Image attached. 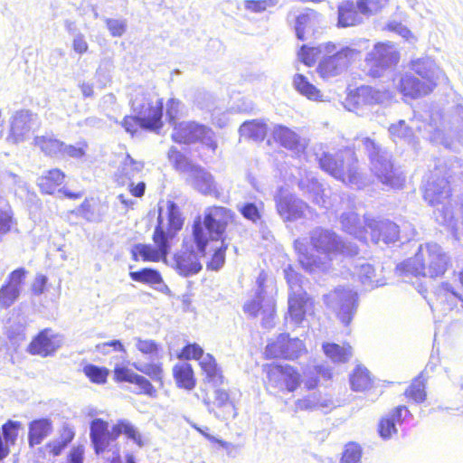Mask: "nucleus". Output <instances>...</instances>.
<instances>
[{"label":"nucleus","mask_w":463,"mask_h":463,"mask_svg":"<svg viewBox=\"0 0 463 463\" xmlns=\"http://www.w3.org/2000/svg\"><path fill=\"white\" fill-rule=\"evenodd\" d=\"M232 218L231 210L214 206L205 210L203 219H195L192 234L184 240L182 249L173 258L172 267L179 275L190 277L202 269L200 260L206 256L210 241L220 239Z\"/></svg>","instance_id":"nucleus-1"},{"label":"nucleus","mask_w":463,"mask_h":463,"mask_svg":"<svg viewBox=\"0 0 463 463\" xmlns=\"http://www.w3.org/2000/svg\"><path fill=\"white\" fill-rule=\"evenodd\" d=\"M310 241L318 256L309 254L301 240H296L294 243L298 253V261L308 272L327 270L331 261L338 255L352 256L358 253L356 246L343 244L335 232L322 228H316L311 232Z\"/></svg>","instance_id":"nucleus-2"},{"label":"nucleus","mask_w":463,"mask_h":463,"mask_svg":"<svg viewBox=\"0 0 463 463\" xmlns=\"http://www.w3.org/2000/svg\"><path fill=\"white\" fill-rule=\"evenodd\" d=\"M183 223L179 208L173 202H168L165 212L159 210L157 225L153 236L156 247L136 244L131 250L133 259L137 260L140 257L145 261L165 260L170 250L169 241L182 229Z\"/></svg>","instance_id":"nucleus-3"},{"label":"nucleus","mask_w":463,"mask_h":463,"mask_svg":"<svg viewBox=\"0 0 463 463\" xmlns=\"http://www.w3.org/2000/svg\"><path fill=\"white\" fill-rule=\"evenodd\" d=\"M449 257L437 243L420 245L413 258L397 266L400 273L436 278L447 270Z\"/></svg>","instance_id":"nucleus-4"},{"label":"nucleus","mask_w":463,"mask_h":463,"mask_svg":"<svg viewBox=\"0 0 463 463\" xmlns=\"http://www.w3.org/2000/svg\"><path fill=\"white\" fill-rule=\"evenodd\" d=\"M429 118L425 129L431 142L450 147L453 139L463 138V106H457L447 114L438 109L432 110Z\"/></svg>","instance_id":"nucleus-5"},{"label":"nucleus","mask_w":463,"mask_h":463,"mask_svg":"<svg viewBox=\"0 0 463 463\" xmlns=\"http://www.w3.org/2000/svg\"><path fill=\"white\" fill-rule=\"evenodd\" d=\"M354 153L346 149L335 154L326 153L319 158L322 170L342 183L357 189L365 184L363 174L359 171Z\"/></svg>","instance_id":"nucleus-6"},{"label":"nucleus","mask_w":463,"mask_h":463,"mask_svg":"<svg viewBox=\"0 0 463 463\" xmlns=\"http://www.w3.org/2000/svg\"><path fill=\"white\" fill-rule=\"evenodd\" d=\"M357 142L368 154L371 170L377 179L388 187L402 188L405 176L401 171L393 168L389 153L370 137H358Z\"/></svg>","instance_id":"nucleus-7"},{"label":"nucleus","mask_w":463,"mask_h":463,"mask_svg":"<svg viewBox=\"0 0 463 463\" xmlns=\"http://www.w3.org/2000/svg\"><path fill=\"white\" fill-rule=\"evenodd\" d=\"M322 50L324 56L318 63L317 72L324 79L340 75L360 55V52L355 48L339 47L331 42L322 43Z\"/></svg>","instance_id":"nucleus-8"},{"label":"nucleus","mask_w":463,"mask_h":463,"mask_svg":"<svg viewBox=\"0 0 463 463\" xmlns=\"http://www.w3.org/2000/svg\"><path fill=\"white\" fill-rule=\"evenodd\" d=\"M400 52L392 42H379L366 53L364 68L373 78L382 77L388 70L395 67L400 61Z\"/></svg>","instance_id":"nucleus-9"},{"label":"nucleus","mask_w":463,"mask_h":463,"mask_svg":"<svg viewBox=\"0 0 463 463\" xmlns=\"http://www.w3.org/2000/svg\"><path fill=\"white\" fill-rule=\"evenodd\" d=\"M168 158L178 171L186 175L187 183L194 189L205 194H212L215 190L212 175L201 166L192 164L176 148H170Z\"/></svg>","instance_id":"nucleus-10"},{"label":"nucleus","mask_w":463,"mask_h":463,"mask_svg":"<svg viewBox=\"0 0 463 463\" xmlns=\"http://www.w3.org/2000/svg\"><path fill=\"white\" fill-rule=\"evenodd\" d=\"M131 107L142 128L155 131L162 128L163 103L157 96L138 92L132 99Z\"/></svg>","instance_id":"nucleus-11"},{"label":"nucleus","mask_w":463,"mask_h":463,"mask_svg":"<svg viewBox=\"0 0 463 463\" xmlns=\"http://www.w3.org/2000/svg\"><path fill=\"white\" fill-rule=\"evenodd\" d=\"M256 283L258 287L256 297L244 304L243 310L251 317H256L261 312L266 317L263 325L269 326V318L275 312V286L271 280H268L267 274L263 271L260 273Z\"/></svg>","instance_id":"nucleus-12"},{"label":"nucleus","mask_w":463,"mask_h":463,"mask_svg":"<svg viewBox=\"0 0 463 463\" xmlns=\"http://www.w3.org/2000/svg\"><path fill=\"white\" fill-rule=\"evenodd\" d=\"M325 303L345 326L353 320L358 307V295L349 288L338 287L325 296Z\"/></svg>","instance_id":"nucleus-13"},{"label":"nucleus","mask_w":463,"mask_h":463,"mask_svg":"<svg viewBox=\"0 0 463 463\" xmlns=\"http://www.w3.org/2000/svg\"><path fill=\"white\" fill-rule=\"evenodd\" d=\"M450 195V188L449 181L445 178H436L433 175L426 183L424 187V199L433 206L437 207L435 212L436 219L444 225H450L452 222L451 213L447 211L443 216L442 213L445 209L444 201Z\"/></svg>","instance_id":"nucleus-14"},{"label":"nucleus","mask_w":463,"mask_h":463,"mask_svg":"<svg viewBox=\"0 0 463 463\" xmlns=\"http://www.w3.org/2000/svg\"><path fill=\"white\" fill-rule=\"evenodd\" d=\"M143 170V162L135 160L130 155L126 154L114 174L115 182L118 185L127 186L133 196L141 197L145 194L146 184L138 182L135 184L134 179L139 177Z\"/></svg>","instance_id":"nucleus-15"},{"label":"nucleus","mask_w":463,"mask_h":463,"mask_svg":"<svg viewBox=\"0 0 463 463\" xmlns=\"http://www.w3.org/2000/svg\"><path fill=\"white\" fill-rule=\"evenodd\" d=\"M39 127L38 115L30 109H18L9 119V133L7 141L12 144H20L26 141L33 131Z\"/></svg>","instance_id":"nucleus-16"},{"label":"nucleus","mask_w":463,"mask_h":463,"mask_svg":"<svg viewBox=\"0 0 463 463\" xmlns=\"http://www.w3.org/2000/svg\"><path fill=\"white\" fill-rule=\"evenodd\" d=\"M172 138L175 142L184 144L200 141L212 151H215L217 147L212 129L195 122H182L176 125Z\"/></svg>","instance_id":"nucleus-17"},{"label":"nucleus","mask_w":463,"mask_h":463,"mask_svg":"<svg viewBox=\"0 0 463 463\" xmlns=\"http://www.w3.org/2000/svg\"><path fill=\"white\" fill-rule=\"evenodd\" d=\"M268 386L279 391L295 392L301 383V375L289 364H270L264 367Z\"/></svg>","instance_id":"nucleus-18"},{"label":"nucleus","mask_w":463,"mask_h":463,"mask_svg":"<svg viewBox=\"0 0 463 463\" xmlns=\"http://www.w3.org/2000/svg\"><path fill=\"white\" fill-rule=\"evenodd\" d=\"M307 352L303 342L298 338H289L288 335H280L274 342L268 344L266 354L270 357H281L294 360Z\"/></svg>","instance_id":"nucleus-19"},{"label":"nucleus","mask_w":463,"mask_h":463,"mask_svg":"<svg viewBox=\"0 0 463 463\" xmlns=\"http://www.w3.org/2000/svg\"><path fill=\"white\" fill-rule=\"evenodd\" d=\"M278 213L285 221H294L305 216L308 205L294 194L280 190L275 196Z\"/></svg>","instance_id":"nucleus-20"},{"label":"nucleus","mask_w":463,"mask_h":463,"mask_svg":"<svg viewBox=\"0 0 463 463\" xmlns=\"http://www.w3.org/2000/svg\"><path fill=\"white\" fill-rule=\"evenodd\" d=\"M208 411L213 413L220 420H231L237 416L234 403L230 399L229 393L222 389H215L213 392V400L209 397L203 399Z\"/></svg>","instance_id":"nucleus-21"},{"label":"nucleus","mask_w":463,"mask_h":463,"mask_svg":"<svg viewBox=\"0 0 463 463\" xmlns=\"http://www.w3.org/2000/svg\"><path fill=\"white\" fill-rule=\"evenodd\" d=\"M364 224L370 231L371 241L373 243H378L381 241L385 243L394 242L399 238V228L391 221L376 220L365 216Z\"/></svg>","instance_id":"nucleus-22"},{"label":"nucleus","mask_w":463,"mask_h":463,"mask_svg":"<svg viewBox=\"0 0 463 463\" xmlns=\"http://www.w3.org/2000/svg\"><path fill=\"white\" fill-rule=\"evenodd\" d=\"M61 335L55 334L52 329L42 330L29 345V351L33 354L46 357L54 354L62 345Z\"/></svg>","instance_id":"nucleus-23"},{"label":"nucleus","mask_w":463,"mask_h":463,"mask_svg":"<svg viewBox=\"0 0 463 463\" xmlns=\"http://www.w3.org/2000/svg\"><path fill=\"white\" fill-rule=\"evenodd\" d=\"M436 301L430 305L431 309L443 313L454 308L463 309V298L449 283H441L434 291Z\"/></svg>","instance_id":"nucleus-24"},{"label":"nucleus","mask_w":463,"mask_h":463,"mask_svg":"<svg viewBox=\"0 0 463 463\" xmlns=\"http://www.w3.org/2000/svg\"><path fill=\"white\" fill-rule=\"evenodd\" d=\"M271 135L275 142L297 155L303 153L307 146L305 138H302L297 132L283 125H275Z\"/></svg>","instance_id":"nucleus-25"},{"label":"nucleus","mask_w":463,"mask_h":463,"mask_svg":"<svg viewBox=\"0 0 463 463\" xmlns=\"http://www.w3.org/2000/svg\"><path fill=\"white\" fill-rule=\"evenodd\" d=\"M436 84L419 80L411 74H404L399 80L398 89L404 97L418 99L430 94Z\"/></svg>","instance_id":"nucleus-26"},{"label":"nucleus","mask_w":463,"mask_h":463,"mask_svg":"<svg viewBox=\"0 0 463 463\" xmlns=\"http://www.w3.org/2000/svg\"><path fill=\"white\" fill-rule=\"evenodd\" d=\"M334 406V401L330 395L315 392L298 399L294 403L293 411L295 412L312 411H328L332 410Z\"/></svg>","instance_id":"nucleus-27"},{"label":"nucleus","mask_w":463,"mask_h":463,"mask_svg":"<svg viewBox=\"0 0 463 463\" xmlns=\"http://www.w3.org/2000/svg\"><path fill=\"white\" fill-rule=\"evenodd\" d=\"M353 275L358 279L365 289H373L385 284L381 272L377 273L374 267L364 260H356Z\"/></svg>","instance_id":"nucleus-28"},{"label":"nucleus","mask_w":463,"mask_h":463,"mask_svg":"<svg viewBox=\"0 0 463 463\" xmlns=\"http://www.w3.org/2000/svg\"><path fill=\"white\" fill-rule=\"evenodd\" d=\"M288 315L296 324H300L305 315L311 311L313 307L312 299L306 292H296L288 295Z\"/></svg>","instance_id":"nucleus-29"},{"label":"nucleus","mask_w":463,"mask_h":463,"mask_svg":"<svg viewBox=\"0 0 463 463\" xmlns=\"http://www.w3.org/2000/svg\"><path fill=\"white\" fill-rule=\"evenodd\" d=\"M90 439L96 454L104 452L112 439V430H109L108 422L95 419L90 424Z\"/></svg>","instance_id":"nucleus-30"},{"label":"nucleus","mask_w":463,"mask_h":463,"mask_svg":"<svg viewBox=\"0 0 463 463\" xmlns=\"http://www.w3.org/2000/svg\"><path fill=\"white\" fill-rule=\"evenodd\" d=\"M428 122L421 121L417 116L411 120V126H407L404 120H400L395 124H392L389 128L390 135L394 140L404 139L408 143L412 141V128H417L419 132H423L426 138H428L429 133L425 129V125Z\"/></svg>","instance_id":"nucleus-31"},{"label":"nucleus","mask_w":463,"mask_h":463,"mask_svg":"<svg viewBox=\"0 0 463 463\" xmlns=\"http://www.w3.org/2000/svg\"><path fill=\"white\" fill-rule=\"evenodd\" d=\"M363 14L357 8V2L343 1L338 5V22L339 27L355 26L362 24Z\"/></svg>","instance_id":"nucleus-32"},{"label":"nucleus","mask_w":463,"mask_h":463,"mask_svg":"<svg viewBox=\"0 0 463 463\" xmlns=\"http://www.w3.org/2000/svg\"><path fill=\"white\" fill-rule=\"evenodd\" d=\"M403 411L409 413L405 406H398L380 420L379 433L383 439H391L397 433L396 424L402 421Z\"/></svg>","instance_id":"nucleus-33"},{"label":"nucleus","mask_w":463,"mask_h":463,"mask_svg":"<svg viewBox=\"0 0 463 463\" xmlns=\"http://www.w3.org/2000/svg\"><path fill=\"white\" fill-rule=\"evenodd\" d=\"M411 69L418 75H420L422 80L430 83H436V80L442 73L440 68L432 59L429 57L420 58L412 61Z\"/></svg>","instance_id":"nucleus-34"},{"label":"nucleus","mask_w":463,"mask_h":463,"mask_svg":"<svg viewBox=\"0 0 463 463\" xmlns=\"http://www.w3.org/2000/svg\"><path fill=\"white\" fill-rule=\"evenodd\" d=\"M392 98L389 90H381L370 86H362L357 89L356 95L353 98L357 104L372 105L383 103Z\"/></svg>","instance_id":"nucleus-35"},{"label":"nucleus","mask_w":463,"mask_h":463,"mask_svg":"<svg viewBox=\"0 0 463 463\" xmlns=\"http://www.w3.org/2000/svg\"><path fill=\"white\" fill-rule=\"evenodd\" d=\"M340 222L343 230L354 238L367 241L368 229L361 225L358 214L353 211L345 212L340 215Z\"/></svg>","instance_id":"nucleus-36"},{"label":"nucleus","mask_w":463,"mask_h":463,"mask_svg":"<svg viewBox=\"0 0 463 463\" xmlns=\"http://www.w3.org/2000/svg\"><path fill=\"white\" fill-rule=\"evenodd\" d=\"M298 185L301 190L312 195V199L315 203L325 208L329 207L330 203L327 200L326 194H325L326 190L315 177L312 176L301 179Z\"/></svg>","instance_id":"nucleus-37"},{"label":"nucleus","mask_w":463,"mask_h":463,"mask_svg":"<svg viewBox=\"0 0 463 463\" xmlns=\"http://www.w3.org/2000/svg\"><path fill=\"white\" fill-rule=\"evenodd\" d=\"M21 423L9 420L3 425L0 430V460L5 458L9 453V446L14 444Z\"/></svg>","instance_id":"nucleus-38"},{"label":"nucleus","mask_w":463,"mask_h":463,"mask_svg":"<svg viewBox=\"0 0 463 463\" xmlns=\"http://www.w3.org/2000/svg\"><path fill=\"white\" fill-rule=\"evenodd\" d=\"M120 434H124L128 439H131L139 448L146 444V439L143 438L138 430L128 420H118L112 427V439L116 440Z\"/></svg>","instance_id":"nucleus-39"},{"label":"nucleus","mask_w":463,"mask_h":463,"mask_svg":"<svg viewBox=\"0 0 463 463\" xmlns=\"http://www.w3.org/2000/svg\"><path fill=\"white\" fill-rule=\"evenodd\" d=\"M199 364L205 374L208 383L214 386L223 383V375L221 368L218 366L214 357L210 354H205L199 360Z\"/></svg>","instance_id":"nucleus-40"},{"label":"nucleus","mask_w":463,"mask_h":463,"mask_svg":"<svg viewBox=\"0 0 463 463\" xmlns=\"http://www.w3.org/2000/svg\"><path fill=\"white\" fill-rule=\"evenodd\" d=\"M52 431V421L48 419L33 420L29 425V444L31 447L39 445Z\"/></svg>","instance_id":"nucleus-41"},{"label":"nucleus","mask_w":463,"mask_h":463,"mask_svg":"<svg viewBox=\"0 0 463 463\" xmlns=\"http://www.w3.org/2000/svg\"><path fill=\"white\" fill-rule=\"evenodd\" d=\"M267 131V124L260 119L245 121L239 128L241 137L253 141H262Z\"/></svg>","instance_id":"nucleus-42"},{"label":"nucleus","mask_w":463,"mask_h":463,"mask_svg":"<svg viewBox=\"0 0 463 463\" xmlns=\"http://www.w3.org/2000/svg\"><path fill=\"white\" fill-rule=\"evenodd\" d=\"M130 278L134 281L146 283L150 285H158L156 289L161 292L168 291V287L163 282L160 273L153 269H143L138 271H131Z\"/></svg>","instance_id":"nucleus-43"},{"label":"nucleus","mask_w":463,"mask_h":463,"mask_svg":"<svg viewBox=\"0 0 463 463\" xmlns=\"http://www.w3.org/2000/svg\"><path fill=\"white\" fill-rule=\"evenodd\" d=\"M227 243H225L224 232L220 239L210 241V246L207 249V253L214 251L211 261L207 264L208 269L213 270L220 269L225 261V250Z\"/></svg>","instance_id":"nucleus-44"},{"label":"nucleus","mask_w":463,"mask_h":463,"mask_svg":"<svg viewBox=\"0 0 463 463\" xmlns=\"http://www.w3.org/2000/svg\"><path fill=\"white\" fill-rule=\"evenodd\" d=\"M174 377L177 385L186 390H192L195 386L194 371L188 363H179L173 368Z\"/></svg>","instance_id":"nucleus-45"},{"label":"nucleus","mask_w":463,"mask_h":463,"mask_svg":"<svg viewBox=\"0 0 463 463\" xmlns=\"http://www.w3.org/2000/svg\"><path fill=\"white\" fill-rule=\"evenodd\" d=\"M34 145L43 153L51 156H61L63 142L51 136H37L34 137Z\"/></svg>","instance_id":"nucleus-46"},{"label":"nucleus","mask_w":463,"mask_h":463,"mask_svg":"<svg viewBox=\"0 0 463 463\" xmlns=\"http://www.w3.org/2000/svg\"><path fill=\"white\" fill-rule=\"evenodd\" d=\"M323 350L326 357L334 363H345L352 356V348L349 345H339L326 343L323 345Z\"/></svg>","instance_id":"nucleus-47"},{"label":"nucleus","mask_w":463,"mask_h":463,"mask_svg":"<svg viewBox=\"0 0 463 463\" xmlns=\"http://www.w3.org/2000/svg\"><path fill=\"white\" fill-rule=\"evenodd\" d=\"M65 175L59 169H52L48 171L44 175L38 179V185L41 190L45 194H52L56 187L63 183Z\"/></svg>","instance_id":"nucleus-48"},{"label":"nucleus","mask_w":463,"mask_h":463,"mask_svg":"<svg viewBox=\"0 0 463 463\" xmlns=\"http://www.w3.org/2000/svg\"><path fill=\"white\" fill-rule=\"evenodd\" d=\"M295 89L303 96L311 100H321L320 90L311 84L302 74H296L293 79Z\"/></svg>","instance_id":"nucleus-49"},{"label":"nucleus","mask_w":463,"mask_h":463,"mask_svg":"<svg viewBox=\"0 0 463 463\" xmlns=\"http://www.w3.org/2000/svg\"><path fill=\"white\" fill-rule=\"evenodd\" d=\"M351 387L355 392H362L371 386L372 380L366 368L358 365L350 376Z\"/></svg>","instance_id":"nucleus-50"},{"label":"nucleus","mask_w":463,"mask_h":463,"mask_svg":"<svg viewBox=\"0 0 463 463\" xmlns=\"http://www.w3.org/2000/svg\"><path fill=\"white\" fill-rule=\"evenodd\" d=\"M316 17L317 14L313 11L300 14L296 17L295 31L298 39L305 40V34L314 25Z\"/></svg>","instance_id":"nucleus-51"},{"label":"nucleus","mask_w":463,"mask_h":463,"mask_svg":"<svg viewBox=\"0 0 463 463\" xmlns=\"http://www.w3.org/2000/svg\"><path fill=\"white\" fill-rule=\"evenodd\" d=\"M133 367L140 373L147 375L151 380L156 383H162L163 379V369L160 364L157 363H141L135 362L132 364Z\"/></svg>","instance_id":"nucleus-52"},{"label":"nucleus","mask_w":463,"mask_h":463,"mask_svg":"<svg viewBox=\"0 0 463 463\" xmlns=\"http://www.w3.org/2000/svg\"><path fill=\"white\" fill-rule=\"evenodd\" d=\"M279 0H244L242 6L247 14H262L274 8Z\"/></svg>","instance_id":"nucleus-53"},{"label":"nucleus","mask_w":463,"mask_h":463,"mask_svg":"<svg viewBox=\"0 0 463 463\" xmlns=\"http://www.w3.org/2000/svg\"><path fill=\"white\" fill-rule=\"evenodd\" d=\"M89 144L86 140L81 139L75 145H68L63 142L62 152L61 157H71L74 159H81L86 156Z\"/></svg>","instance_id":"nucleus-54"},{"label":"nucleus","mask_w":463,"mask_h":463,"mask_svg":"<svg viewBox=\"0 0 463 463\" xmlns=\"http://www.w3.org/2000/svg\"><path fill=\"white\" fill-rule=\"evenodd\" d=\"M388 0H357V8L364 15H373L380 12Z\"/></svg>","instance_id":"nucleus-55"},{"label":"nucleus","mask_w":463,"mask_h":463,"mask_svg":"<svg viewBox=\"0 0 463 463\" xmlns=\"http://www.w3.org/2000/svg\"><path fill=\"white\" fill-rule=\"evenodd\" d=\"M319 55L324 56V50H322V43L317 47H308L303 45L298 52L299 60L307 66L315 64Z\"/></svg>","instance_id":"nucleus-56"},{"label":"nucleus","mask_w":463,"mask_h":463,"mask_svg":"<svg viewBox=\"0 0 463 463\" xmlns=\"http://www.w3.org/2000/svg\"><path fill=\"white\" fill-rule=\"evenodd\" d=\"M20 293L18 289L5 283L0 288V307L5 309L10 307L18 299Z\"/></svg>","instance_id":"nucleus-57"},{"label":"nucleus","mask_w":463,"mask_h":463,"mask_svg":"<svg viewBox=\"0 0 463 463\" xmlns=\"http://www.w3.org/2000/svg\"><path fill=\"white\" fill-rule=\"evenodd\" d=\"M405 395L415 402H422L426 398L425 384L420 377L413 380L405 392Z\"/></svg>","instance_id":"nucleus-58"},{"label":"nucleus","mask_w":463,"mask_h":463,"mask_svg":"<svg viewBox=\"0 0 463 463\" xmlns=\"http://www.w3.org/2000/svg\"><path fill=\"white\" fill-rule=\"evenodd\" d=\"M261 207L262 203H260V206H258L254 203H245L238 204V210L242 214V216L247 220L251 221L252 222H257L259 220H260Z\"/></svg>","instance_id":"nucleus-59"},{"label":"nucleus","mask_w":463,"mask_h":463,"mask_svg":"<svg viewBox=\"0 0 463 463\" xmlns=\"http://www.w3.org/2000/svg\"><path fill=\"white\" fill-rule=\"evenodd\" d=\"M104 22L113 37H121L127 31L128 23L126 19L105 18Z\"/></svg>","instance_id":"nucleus-60"},{"label":"nucleus","mask_w":463,"mask_h":463,"mask_svg":"<svg viewBox=\"0 0 463 463\" xmlns=\"http://www.w3.org/2000/svg\"><path fill=\"white\" fill-rule=\"evenodd\" d=\"M83 372L91 382L99 384L106 383L109 374V371L107 369L92 364L86 365Z\"/></svg>","instance_id":"nucleus-61"},{"label":"nucleus","mask_w":463,"mask_h":463,"mask_svg":"<svg viewBox=\"0 0 463 463\" xmlns=\"http://www.w3.org/2000/svg\"><path fill=\"white\" fill-rule=\"evenodd\" d=\"M341 463H361V449L357 444L350 443L345 446Z\"/></svg>","instance_id":"nucleus-62"},{"label":"nucleus","mask_w":463,"mask_h":463,"mask_svg":"<svg viewBox=\"0 0 463 463\" xmlns=\"http://www.w3.org/2000/svg\"><path fill=\"white\" fill-rule=\"evenodd\" d=\"M27 273L24 268L16 269L8 275L5 283L21 292Z\"/></svg>","instance_id":"nucleus-63"},{"label":"nucleus","mask_w":463,"mask_h":463,"mask_svg":"<svg viewBox=\"0 0 463 463\" xmlns=\"http://www.w3.org/2000/svg\"><path fill=\"white\" fill-rule=\"evenodd\" d=\"M385 28L388 31L394 32L404 38L409 43H415L416 37L411 33V32L401 23L396 21L389 22Z\"/></svg>","instance_id":"nucleus-64"}]
</instances>
